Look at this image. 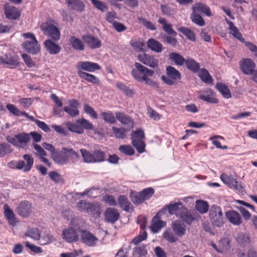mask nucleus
I'll list each match as a JSON object with an SVG mask.
<instances>
[{"instance_id": "1", "label": "nucleus", "mask_w": 257, "mask_h": 257, "mask_svg": "<svg viewBox=\"0 0 257 257\" xmlns=\"http://www.w3.org/2000/svg\"><path fill=\"white\" fill-rule=\"evenodd\" d=\"M52 159L59 165H65L68 164H75L79 159V154L72 148L63 147L61 151H56L53 154Z\"/></svg>"}, {"instance_id": "2", "label": "nucleus", "mask_w": 257, "mask_h": 257, "mask_svg": "<svg viewBox=\"0 0 257 257\" xmlns=\"http://www.w3.org/2000/svg\"><path fill=\"white\" fill-rule=\"evenodd\" d=\"M158 23L162 25V29L167 35L161 34L162 41L164 43L167 44L170 46L175 47L178 45V41L176 39L177 32L173 29L172 25L167 22L165 18L160 17L158 19Z\"/></svg>"}, {"instance_id": "3", "label": "nucleus", "mask_w": 257, "mask_h": 257, "mask_svg": "<svg viewBox=\"0 0 257 257\" xmlns=\"http://www.w3.org/2000/svg\"><path fill=\"white\" fill-rule=\"evenodd\" d=\"M170 214H175L182 220V221L185 222L188 225L192 223L193 221L197 219L198 215L196 213L194 212L195 210H168ZM198 211L200 214H204L206 213L208 210H196Z\"/></svg>"}, {"instance_id": "4", "label": "nucleus", "mask_w": 257, "mask_h": 257, "mask_svg": "<svg viewBox=\"0 0 257 257\" xmlns=\"http://www.w3.org/2000/svg\"><path fill=\"white\" fill-rule=\"evenodd\" d=\"M134 65L135 68L132 70L131 75L138 82H142L144 78L147 76H153L154 74V70L149 69L139 62H135Z\"/></svg>"}, {"instance_id": "5", "label": "nucleus", "mask_w": 257, "mask_h": 257, "mask_svg": "<svg viewBox=\"0 0 257 257\" xmlns=\"http://www.w3.org/2000/svg\"><path fill=\"white\" fill-rule=\"evenodd\" d=\"M40 29L45 35L51 38L50 40L57 41L60 39V32L58 29L54 25L48 23H43L40 25Z\"/></svg>"}, {"instance_id": "6", "label": "nucleus", "mask_w": 257, "mask_h": 257, "mask_svg": "<svg viewBox=\"0 0 257 257\" xmlns=\"http://www.w3.org/2000/svg\"><path fill=\"white\" fill-rule=\"evenodd\" d=\"M78 231L80 233L81 242L89 246H93L96 244L98 238L89 231L81 229Z\"/></svg>"}, {"instance_id": "7", "label": "nucleus", "mask_w": 257, "mask_h": 257, "mask_svg": "<svg viewBox=\"0 0 257 257\" xmlns=\"http://www.w3.org/2000/svg\"><path fill=\"white\" fill-rule=\"evenodd\" d=\"M139 61L151 68L157 67L159 65V60L154 55L147 53L140 54L138 56Z\"/></svg>"}, {"instance_id": "8", "label": "nucleus", "mask_w": 257, "mask_h": 257, "mask_svg": "<svg viewBox=\"0 0 257 257\" xmlns=\"http://www.w3.org/2000/svg\"><path fill=\"white\" fill-rule=\"evenodd\" d=\"M220 179L221 181L228 187L231 188H233L235 190L241 192L243 189L241 184H239L236 181V178L235 176L232 175H227L226 174L223 173L220 175Z\"/></svg>"}, {"instance_id": "9", "label": "nucleus", "mask_w": 257, "mask_h": 257, "mask_svg": "<svg viewBox=\"0 0 257 257\" xmlns=\"http://www.w3.org/2000/svg\"><path fill=\"white\" fill-rule=\"evenodd\" d=\"M239 65L241 71L247 75H251L255 70V64L249 58H245L240 60Z\"/></svg>"}, {"instance_id": "10", "label": "nucleus", "mask_w": 257, "mask_h": 257, "mask_svg": "<svg viewBox=\"0 0 257 257\" xmlns=\"http://www.w3.org/2000/svg\"><path fill=\"white\" fill-rule=\"evenodd\" d=\"M76 68L77 74L79 71H85L87 72H94L95 70H100L101 67L96 63L90 61H80L77 63Z\"/></svg>"}, {"instance_id": "11", "label": "nucleus", "mask_w": 257, "mask_h": 257, "mask_svg": "<svg viewBox=\"0 0 257 257\" xmlns=\"http://www.w3.org/2000/svg\"><path fill=\"white\" fill-rule=\"evenodd\" d=\"M23 159L26 162V164L23 160H20L17 162L16 169L22 170L24 172H29L31 170L34 164V159L30 154H25L23 156Z\"/></svg>"}, {"instance_id": "12", "label": "nucleus", "mask_w": 257, "mask_h": 257, "mask_svg": "<svg viewBox=\"0 0 257 257\" xmlns=\"http://www.w3.org/2000/svg\"><path fill=\"white\" fill-rule=\"evenodd\" d=\"M23 48L28 53L35 55L40 51V46L37 39L33 41H26L22 44Z\"/></svg>"}, {"instance_id": "13", "label": "nucleus", "mask_w": 257, "mask_h": 257, "mask_svg": "<svg viewBox=\"0 0 257 257\" xmlns=\"http://www.w3.org/2000/svg\"><path fill=\"white\" fill-rule=\"evenodd\" d=\"M209 214L210 220L214 226L221 227L223 225L224 222L221 210H210Z\"/></svg>"}, {"instance_id": "14", "label": "nucleus", "mask_w": 257, "mask_h": 257, "mask_svg": "<svg viewBox=\"0 0 257 257\" xmlns=\"http://www.w3.org/2000/svg\"><path fill=\"white\" fill-rule=\"evenodd\" d=\"M62 235L63 238L68 243L76 242L78 240V235L76 230L71 227L64 229Z\"/></svg>"}, {"instance_id": "15", "label": "nucleus", "mask_w": 257, "mask_h": 257, "mask_svg": "<svg viewBox=\"0 0 257 257\" xmlns=\"http://www.w3.org/2000/svg\"><path fill=\"white\" fill-rule=\"evenodd\" d=\"M52 40H46L44 45L46 51L51 55H57L61 50V47Z\"/></svg>"}, {"instance_id": "16", "label": "nucleus", "mask_w": 257, "mask_h": 257, "mask_svg": "<svg viewBox=\"0 0 257 257\" xmlns=\"http://www.w3.org/2000/svg\"><path fill=\"white\" fill-rule=\"evenodd\" d=\"M4 13L6 17L10 20H17L21 15V13L17 8L7 4L4 6Z\"/></svg>"}, {"instance_id": "17", "label": "nucleus", "mask_w": 257, "mask_h": 257, "mask_svg": "<svg viewBox=\"0 0 257 257\" xmlns=\"http://www.w3.org/2000/svg\"><path fill=\"white\" fill-rule=\"evenodd\" d=\"M84 42L92 49L99 48L101 45V41L96 37L89 35H84L82 37Z\"/></svg>"}, {"instance_id": "18", "label": "nucleus", "mask_w": 257, "mask_h": 257, "mask_svg": "<svg viewBox=\"0 0 257 257\" xmlns=\"http://www.w3.org/2000/svg\"><path fill=\"white\" fill-rule=\"evenodd\" d=\"M66 4L69 9L78 13H81L84 10L85 5L80 0H66Z\"/></svg>"}, {"instance_id": "19", "label": "nucleus", "mask_w": 257, "mask_h": 257, "mask_svg": "<svg viewBox=\"0 0 257 257\" xmlns=\"http://www.w3.org/2000/svg\"><path fill=\"white\" fill-rule=\"evenodd\" d=\"M198 98L201 100L211 103H217L218 100L217 98L213 97V92L209 88L206 89L203 91L202 94L199 95Z\"/></svg>"}, {"instance_id": "20", "label": "nucleus", "mask_w": 257, "mask_h": 257, "mask_svg": "<svg viewBox=\"0 0 257 257\" xmlns=\"http://www.w3.org/2000/svg\"><path fill=\"white\" fill-rule=\"evenodd\" d=\"M116 118L122 124L127 125L130 128L134 127V121L131 117L125 115L124 113L121 112H115Z\"/></svg>"}, {"instance_id": "21", "label": "nucleus", "mask_w": 257, "mask_h": 257, "mask_svg": "<svg viewBox=\"0 0 257 257\" xmlns=\"http://www.w3.org/2000/svg\"><path fill=\"white\" fill-rule=\"evenodd\" d=\"M147 47L156 53H161L163 50L162 44L154 38L149 39L147 42Z\"/></svg>"}, {"instance_id": "22", "label": "nucleus", "mask_w": 257, "mask_h": 257, "mask_svg": "<svg viewBox=\"0 0 257 257\" xmlns=\"http://www.w3.org/2000/svg\"><path fill=\"white\" fill-rule=\"evenodd\" d=\"M69 43L73 49L78 51H83L85 49V45L81 40L75 36H71Z\"/></svg>"}, {"instance_id": "23", "label": "nucleus", "mask_w": 257, "mask_h": 257, "mask_svg": "<svg viewBox=\"0 0 257 257\" xmlns=\"http://www.w3.org/2000/svg\"><path fill=\"white\" fill-rule=\"evenodd\" d=\"M192 11L194 13L199 12L203 13L207 16H210L211 15L210 9L209 7L201 3H196L192 7Z\"/></svg>"}, {"instance_id": "24", "label": "nucleus", "mask_w": 257, "mask_h": 257, "mask_svg": "<svg viewBox=\"0 0 257 257\" xmlns=\"http://www.w3.org/2000/svg\"><path fill=\"white\" fill-rule=\"evenodd\" d=\"M172 227L175 234L178 236H182L185 234L186 226L180 221H175L172 223Z\"/></svg>"}, {"instance_id": "25", "label": "nucleus", "mask_w": 257, "mask_h": 257, "mask_svg": "<svg viewBox=\"0 0 257 257\" xmlns=\"http://www.w3.org/2000/svg\"><path fill=\"white\" fill-rule=\"evenodd\" d=\"M119 217V214L117 210H106L104 213L105 220L109 223H114Z\"/></svg>"}, {"instance_id": "26", "label": "nucleus", "mask_w": 257, "mask_h": 257, "mask_svg": "<svg viewBox=\"0 0 257 257\" xmlns=\"http://www.w3.org/2000/svg\"><path fill=\"white\" fill-rule=\"evenodd\" d=\"M226 216L229 221L234 225H238L241 222V217L234 210H229L226 212Z\"/></svg>"}, {"instance_id": "27", "label": "nucleus", "mask_w": 257, "mask_h": 257, "mask_svg": "<svg viewBox=\"0 0 257 257\" xmlns=\"http://www.w3.org/2000/svg\"><path fill=\"white\" fill-rule=\"evenodd\" d=\"M2 63L9 65V68H14L19 65L18 59L16 57L6 55L1 59Z\"/></svg>"}, {"instance_id": "28", "label": "nucleus", "mask_w": 257, "mask_h": 257, "mask_svg": "<svg viewBox=\"0 0 257 257\" xmlns=\"http://www.w3.org/2000/svg\"><path fill=\"white\" fill-rule=\"evenodd\" d=\"M78 76L80 78L93 84H99L100 82L99 79L95 75L83 71H79Z\"/></svg>"}, {"instance_id": "29", "label": "nucleus", "mask_w": 257, "mask_h": 257, "mask_svg": "<svg viewBox=\"0 0 257 257\" xmlns=\"http://www.w3.org/2000/svg\"><path fill=\"white\" fill-rule=\"evenodd\" d=\"M184 64L188 69L194 73L198 72L200 69V65L199 63L192 58L186 59Z\"/></svg>"}, {"instance_id": "30", "label": "nucleus", "mask_w": 257, "mask_h": 257, "mask_svg": "<svg viewBox=\"0 0 257 257\" xmlns=\"http://www.w3.org/2000/svg\"><path fill=\"white\" fill-rule=\"evenodd\" d=\"M169 59L179 66H182L186 61V59L181 54L176 52H171L169 54Z\"/></svg>"}, {"instance_id": "31", "label": "nucleus", "mask_w": 257, "mask_h": 257, "mask_svg": "<svg viewBox=\"0 0 257 257\" xmlns=\"http://www.w3.org/2000/svg\"><path fill=\"white\" fill-rule=\"evenodd\" d=\"M25 236L31 237L35 240L40 239L41 231L37 228L28 227L25 233Z\"/></svg>"}, {"instance_id": "32", "label": "nucleus", "mask_w": 257, "mask_h": 257, "mask_svg": "<svg viewBox=\"0 0 257 257\" xmlns=\"http://www.w3.org/2000/svg\"><path fill=\"white\" fill-rule=\"evenodd\" d=\"M227 23L229 26L228 29L230 30V33L238 40L241 41L243 40L244 39L242 37L241 34L239 32L238 28L234 26L233 22L227 20Z\"/></svg>"}, {"instance_id": "33", "label": "nucleus", "mask_w": 257, "mask_h": 257, "mask_svg": "<svg viewBox=\"0 0 257 257\" xmlns=\"http://www.w3.org/2000/svg\"><path fill=\"white\" fill-rule=\"evenodd\" d=\"M4 215L10 225L13 227L16 226L18 220L15 217L13 210H5Z\"/></svg>"}, {"instance_id": "34", "label": "nucleus", "mask_w": 257, "mask_h": 257, "mask_svg": "<svg viewBox=\"0 0 257 257\" xmlns=\"http://www.w3.org/2000/svg\"><path fill=\"white\" fill-rule=\"evenodd\" d=\"M65 125L68 130L71 132L76 133L78 134H82L84 133L83 128L78 123L77 124L68 121L66 122Z\"/></svg>"}, {"instance_id": "35", "label": "nucleus", "mask_w": 257, "mask_h": 257, "mask_svg": "<svg viewBox=\"0 0 257 257\" xmlns=\"http://www.w3.org/2000/svg\"><path fill=\"white\" fill-rule=\"evenodd\" d=\"M166 73L168 76L175 80H180L181 78V73L174 67L169 66L166 68Z\"/></svg>"}, {"instance_id": "36", "label": "nucleus", "mask_w": 257, "mask_h": 257, "mask_svg": "<svg viewBox=\"0 0 257 257\" xmlns=\"http://www.w3.org/2000/svg\"><path fill=\"white\" fill-rule=\"evenodd\" d=\"M215 87L224 98H229L231 97L229 89L225 84L218 82L216 84Z\"/></svg>"}, {"instance_id": "37", "label": "nucleus", "mask_w": 257, "mask_h": 257, "mask_svg": "<svg viewBox=\"0 0 257 257\" xmlns=\"http://www.w3.org/2000/svg\"><path fill=\"white\" fill-rule=\"evenodd\" d=\"M178 31L183 33L190 40L192 41L195 40V34L190 29L187 27H181L178 28Z\"/></svg>"}, {"instance_id": "38", "label": "nucleus", "mask_w": 257, "mask_h": 257, "mask_svg": "<svg viewBox=\"0 0 257 257\" xmlns=\"http://www.w3.org/2000/svg\"><path fill=\"white\" fill-rule=\"evenodd\" d=\"M198 76L205 83H211L213 81L211 76L209 74L208 70L205 68H202L200 70Z\"/></svg>"}, {"instance_id": "39", "label": "nucleus", "mask_w": 257, "mask_h": 257, "mask_svg": "<svg viewBox=\"0 0 257 257\" xmlns=\"http://www.w3.org/2000/svg\"><path fill=\"white\" fill-rule=\"evenodd\" d=\"M81 156L83 158V162L86 163H93V153H90L86 149H81L80 150Z\"/></svg>"}, {"instance_id": "40", "label": "nucleus", "mask_w": 257, "mask_h": 257, "mask_svg": "<svg viewBox=\"0 0 257 257\" xmlns=\"http://www.w3.org/2000/svg\"><path fill=\"white\" fill-rule=\"evenodd\" d=\"M101 115L103 120L109 123L114 124L116 123V117L114 116L113 113L111 111L101 112Z\"/></svg>"}, {"instance_id": "41", "label": "nucleus", "mask_w": 257, "mask_h": 257, "mask_svg": "<svg viewBox=\"0 0 257 257\" xmlns=\"http://www.w3.org/2000/svg\"><path fill=\"white\" fill-rule=\"evenodd\" d=\"M131 199L133 203L135 205L140 204L145 201L143 198L141 192H132L131 194Z\"/></svg>"}, {"instance_id": "42", "label": "nucleus", "mask_w": 257, "mask_h": 257, "mask_svg": "<svg viewBox=\"0 0 257 257\" xmlns=\"http://www.w3.org/2000/svg\"><path fill=\"white\" fill-rule=\"evenodd\" d=\"M16 138L18 140V144H26L31 140V137L29 134L26 133H21L16 135Z\"/></svg>"}, {"instance_id": "43", "label": "nucleus", "mask_w": 257, "mask_h": 257, "mask_svg": "<svg viewBox=\"0 0 257 257\" xmlns=\"http://www.w3.org/2000/svg\"><path fill=\"white\" fill-rule=\"evenodd\" d=\"M132 144L139 153H142L145 151V143L142 140L133 139Z\"/></svg>"}, {"instance_id": "44", "label": "nucleus", "mask_w": 257, "mask_h": 257, "mask_svg": "<svg viewBox=\"0 0 257 257\" xmlns=\"http://www.w3.org/2000/svg\"><path fill=\"white\" fill-rule=\"evenodd\" d=\"M155 218L153 219L152 224L151 225L150 228L152 231L154 233L158 232L162 228H163L166 224L165 222L160 220H154Z\"/></svg>"}, {"instance_id": "45", "label": "nucleus", "mask_w": 257, "mask_h": 257, "mask_svg": "<svg viewBox=\"0 0 257 257\" xmlns=\"http://www.w3.org/2000/svg\"><path fill=\"white\" fill-rule=\"evenodd\" d=\"M12 152L11 146L6 143L0 144V158L4 157Z\"/></svg>"}, {"instance_id": "46", "label": "nucleus", "mask_w": 257, "mask_h": 257, "mask_svg": "<svg viewBox=\"0 0 257 257\" xmlns=\"http://www.w3.org/2000/svg\"><path fill=\"white\" fill-rule=\"evenodd\" d=\"M77 123L80 124V125L83 128V130L85 129L86 130H93V124L88 120L84 118H80L76 120Z\"/></svg>"}, {"instance_id": "47", "label": "nucleus", "mask_w": 257, "mask_h": 257, "mask_svg": "<svg viewBox=\"0 0 257 257\" xmlns=\"http://www.w3.org/2000/svg\"><path fill=\"white\" fill-rule=\"evenodd\" d=\"M119 151L122 154L131 156L134 155L135 150L130 145H121L119 147Z\"/></svg>"}, {"instance_id": "48", "label": "nucleus", "mask_w": 257, "mask_h": 257, "mask_svg": "<svg viewBox=\"0 0 257 257\" xmlns=\"http://www.w3.org/2000/svg\"><path fill=\"white\" fill-rule=\"evenodd\" d=\"M113 133L115 137L117 139H123L125 137V133L128 131V129H125L123 128H117L115 126L112 127Z\"/></svg>"}, {"instance_id": "49", "label": "nucleus", "mask_w": 257, "mask_h": 257, "mask_svg": "<svg viewBox=\"0 0 257 257\" xmlns=\"http://www.w3.org/2000/svg\"><path fill=\"white\" fill-rule=\"evenodd\" d=\"M118 201L122 209H130L131 203L125 195L119 196Z\"/></svg>"}, {"instance_id": "50", "label": "nucleus", "mask_w": 257, "mask_h": 257, "mask_svg": "<svg viewBox=\"0 0 257 257\" xmlns=\"http://www.w3.org/2000/svg\"><path fill=\"white\" fill-rule=\"evenodd\" d=\"M93 163H99L105 160L104 153L100 150H94L93 152Z\"/></svg>"}, {"instance_id": "51", "label": "nucleus", "mask_w": 257, "mask_h": 257, "mask_svg": "<svg viewBox=\"0 0 257 257\" xmlns=\"http://www.w3.org/2000/svg\"><path fill=\"white\" fill-rule=\"evenodd\" d=\"M40 244L42 245L48 244L53 241H54L55 239L54 237L49 233H46L43 234V235L41 237H40Z\"/></svg>"}, {"instance_id": "52", "label": "nucleus", "mask_w": 257, "mask_h": 257, "mask_svg": "<svg viewBox=\"0 0 257 257\" xmlns=\"http://www.w3.org/2000/svg\"><path fill=\"white\" fill-rule=\"evenodd\" d=\"M191 18L193 22L199 26H203L205 25V22L202 17L196 13L191 14Z\"/></svg>"}, {"instance_id": "53", "label": "nucleus", "mask_w": 257, "mask_h": 257, "mask_svg": "<svg viewBox=\"0 0 257 257\" xmlns=\"http://www.w3.org/2000/svg\"><path fill=\"white\" fill-rule=\"evenodd\" d=\"M236 240L239 244L243 246H245L249 242V238L248 236L241 233L238 234Z\"/></svg>"}, {"instance_id": "54", "label": "nucleus", "mask_w": 257, "mask_h": 257, "mask_svg": "<svg viewBox=\"0 0 257 257\" xmlns=\"http://www.w3.org/2000/svg\"><path fill=\"white\" fill-rule=\"evenodd\" d=\"M116 86L128 96H132L134 94L133 90L130 89L124 83L118 82L116 84Z\"/></svg>"}, {"instance_id": "55", "label": "nucleus", "mask_w": 257, "mask_h": 257, "mask_svg": "<svg viewBox=\"0 0 257 257\" xmlns=\"http://www.w3.org/2000/svg\"><path fill=\"white\" fill-rule=\"evenodd\" d=\"M93 5L97 9L100 10L102 12H104L107 11L108 7L104 4V3L99 1L98 0H90Z\"/></svg>"}, {"instance_id": "56", "label": "nucleus", "mask_w": 257, "mask_h": 257, "mask_svg": "<svg viewBox=\"0 0 257 257\" xmlns=\"http://www.w3.org/2000/svg\"><path fill=\"white\" fill-rule=\"evenodd\" d=\"M84 110L85 113L89 114L91 117L94 119L98 118V115L94 109L87 103L84 104Z\"/></svg>"}, {"instance_id": "57", "label": "nucleus", "mask_w": 257, "mask_h": 257, "mask_svg": "<svg viewBox=\"0 0 257 257\" xmlns=\"http://www.w3.org/2000/svg\"><path fill=\"white\" fill-rule=\"evenodd\" d=\"M145 200L150 199L154 194L155 190L152 187H148L140 191Z\"/></svg>"}, {"instance_id": "58", "label": "nucleus", "mask_w": 257, "mask_h": 257, "mask_svg": "<svg viewBox=\"0 0 257 257\" xmlns=\"http://www.w3.org/2000/svg\"><path fill=\"white\" fill-rule=\"evenodd\" d=\"M50 178L56 183H60L63 182V179L58 173L55 171H51L49 173Z\"/></svg>"}, {"instance_id": "59", "label": "nucleus", "mask_w": 257, "mask_h": 257, "mask_svg": "<svg viewBox=\"0 0 257 257\" xmlns=\"http://www.w3.org/2000/svg\"><path fill=\"white\" fill-rule=\"evenodd\" d=\"M6 108L11 113L17 116H22L23 112V111H21L18 109L14 104H8L6 105Z\"/></svg>"}, {"instance_id": "60", "label": "nucleus", "mask_w": 257, "mask_h": 257, "mask_svg": "<svg viewBox=\"0 0 257 257\" xmlns=\"http://www.w3.org/2000/svg\"><path fill=\"white\" fill-rule=\"evenodd\" d=\"M148 236L147 233L146 231L140 232L139 235L134 238L133 239V243L134 244H138L139 243L147 239Z\"/></svg>"}, {"instance_id": "61", "label": "nucleus", "mask_w": 257, "mask_h": 257, "mask_svg": "<svg viewBox=\"0 0 257 257\" xmlns=\"http://www.w3.org/2000/svg\"><path fill=\"white\" fill-rule=\"evenodd\" d=\"M162 209H187L183 207L181 202H171L169 204L164 206Z\"/></svg>"}, {"instance_id": "62", "label": "nucleus", "mask_w": 257, "mask_h": 257, "mask_svg": "<svg viewBox=\"0 0 257 257\" xmlns=\"http://www.w3.org/2000/svg\"><path fill=\"white\" fill-rule=\"evenodd\" d=\"M139 21L145 26L147 29L151 30H156V26L151 22L147 21L146 19L139 18Z\"/></svg>"}, {"instance_id": "63", "label": "nucleus", "mask_w": 257, "mask_h": 257, "mask_svg": "<svg viewBox=\"0 0 257 257\" xmlns=\"http://www.w3.org/2000/svg\"><path fill=\"white\" fill-rule=\"evenodd\" d=\"M64 111L71 117H75L79 115V111L78 108H73L70 106H65Z\"/></svg>"}, {"instance_id": "64", "label": "nucleus", "mask_w": 257, "mask_h": 257, "mask_svg": "<svg viewBox=\"0 0 257 257\" xmlns=\"http://www.w3.org/2000/svg\"><path fill=\"white\" fill-rule=\"evenodd\" d=\"M77 207L78 209H93V205L85 200H80Z\"/></svg>"}]
</instances>
